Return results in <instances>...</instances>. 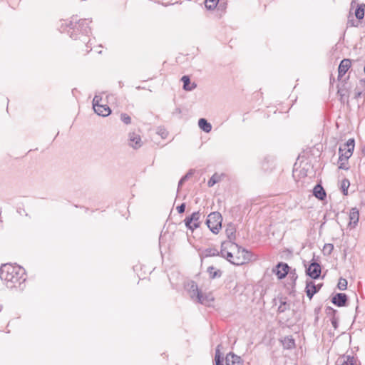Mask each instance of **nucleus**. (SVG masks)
<instances>
[{
  "label": "nucleus",
  "mask_w": 365,
  "mask_h": 365,
  "mask_svg": "<svg viewBox=\"0 0 365 365\" xmlns=\"http://www.w3.org/2000/svg\"><path fill=\"white\" fill-rule=\"evenodd\" d=\"M93 110L96 114L103 117L108 116L111 112L110 108L107 105L101 104L96 106Z\"/></svg>",
  "instance_id": "2eb2a0df"
},
{
  "label": "nucleus",
  "mask_w": 365,
  "mask_h": 365,
  "mask_svg": "<svg viewBox=\"0 0 365 365\" xmlns=\"http://www.w3.org/2000/svg\"><path fill=\"white\" fill-rule=\"evenodd\" d=\"M339 169H341V170H349V167L346 165V164L341 161V162H339Z\"/></svg>",
  "instance_id": "79ce46f5"
},
{
  "label": "nucleus",
  "mask_w": 365,
  "mask_h": 365,
  "mask_svg": "<svg viewBox=\"0 0 365 365\" xmlns=\"http://www.w3.org/2000/svg\"><path fill=\"white\" fill-rule=\"evenodd\" d=\"M290 309V305L286 301H281L278 307V312L283 313Z\"/></svg>",
  "instance_id": "c756f323"
},
{
  "label": "nucleus",
  "mask_w": 365,
  "mask_h": 365,
  "mask_svg": "<svg viewBox=\"0 0 365 365\" xmlns=\"http://www.w3.org/2000/svg\"><path fill=\"white\" fill-rule=\"evenodd\" d=\"M207 272L209 273L210 278L211 279L220 277L222 275V272L220 269H216L213 266L208 267Z\"/></svg>",
  "instance_id": "4be33fe9"
},
{
  "label": "nucleus",
  "mask_w": 365,
  "mask_h": 365,
  "mask_svg": "<svg viewBox=\"0 0 365 365\" xmlns=\"http://www.w3.org/2000/svg\"><path fill=\"white\" fill-rule=\"evenodd\" d=\"M313 195L317 198H318L319 200H324L327 196V194H326V192H325L324 187L320 184H317L314 186V187L313 189Z\"/></svg>",
  "instance_id": "f3484780"
},
{
  "label": "nucleus",
  "mask_w": 365,
  "mask_h": 365,
  "mask_svg": "<svg viewBox=\"0 0 365 365\" xmlns=\"http://www.w3.org/2000/svg\"><path fill=\"white\" fill-rule=\"evenodd\" d=\"M200 212H195L192 213L190 216L185 217L184 222L187 229L193 231L200 225Z\"/></svg>",
  "instance_id": "423d86ee"
},
{
  "label": "nucleus",
  "mask_w": 365,
  "mask_h": 365,
  "mask_svg": "<svg viewBox=\"0 0 365 365\" xmlns=\"http://www.w3.org/2000/svg\"><path fill=\"white\" fill-rule=\"evenodd\" d=\"M334 250V245L332 244L328 243L325 244L324 246V252L327 255H330Z\"/></svg>",
  "instance_id": "c9c22d12"
},
{
  "label": "nucleus",
  "mask_w": 365,
  "mask_h": 365,
  "mask_svg": "<svg viewBox=\"0 0 365 365\" xmlns=\"http://www.w3.org/2000/svg\"><path fill=\"white\" fill-rule=\"evenodd\" d=\"M340 362V365H356V359L350 356H343Z\"/></svg>",
  "instance_id": "393cba45"
},
{
  "label": "nucleus",
  "mask_w": 365,
  "mask_h": 365,
  "mask_svg": "<svg viewBox=\"0 0 365 365\" xmlns=\"http://www.w3.org/2000/svg\"><path fill=\"white\" fill-rule=\"evenodd\" d=\"M128 145L134 149L140 148L143 145L140 136L135 133H130L128 135Z\"/></svg>",
  "instance_id": "1a4fd4ad"
},
{
  "label": "nucleus",
  "mask_w": 365,
  "mask_h": 365,
  "mask_svg": "<svg viewBox=\"0 0 365 365\" xmlns=\"http://www.w3.org/2000/svg\"><path fill=\"white\" fill-rule=\"evenodd\" d=\"M320 289V286L316 285L312 281L307 280L306 282L305 292L307 296L311 299L313 296L318 292Z\"/></svg>",
  "instance_id": "9b49d317"
},
{
  "label": "nucleus",
  "mask_w": 365,
  "mask_h": 365,
  "mask_svg": "<svg viewBox=\"0 0 365 365\" xmlns=\"http://www.w3.org/2000/svg\"><path fill=\"white\" fill-rule=\"evenodd\" d=\"M225 363L226 365H242L240 357L232 352L227 354Z\"/></svg>",
  "instance_id": "4468645a"
},
{
  "label": "nucleus",
  "mask_w": 365,
  "mask_h": 365,
  "mask_svg": "<svg viewBox=\"0 0 365 365\" xmlns=\"http://www.w3.org/2000/svg\"><path fill=\"white\" fill-rule=\"evenodd\" d=\"M181 81L183 83L182 88L185 91H191L197 87V84L195 83H192L191 84L190 79L188 76H183Z\"/></svg>",
  "instance_id": "a211bd4d"
},
{
  "label": "nucleus",
  "mask_w": 365,
  "mask_h": 365,
  "mask_svg": "<svg viewBox=\"0 0 365 365\" xmlns=\"http://www.w3.org/2000/svg\"><path fill=\"white\" fill-rule=\"evenodd\" d=\"M222 215L216 211L208 215L205 224L213 234H218L222 228Z\"/></svg>",
  "instance_id": "7ed1b4c3"
},
{
  "label": "nucleus",
  "mask_w": 365,
  "mask_h": 365,
  "mask_svg": "<svg viewBox=\"0 0 365 365\" xmlns=\"http://www.w3.org/2000/svg\"><path fill=\"white\" fill-rule=\"evenodd\" d=\"M120 120L126 125L130 124L131 123L130 117L126 113H122L120 115Z\"/></svg>",
  "instance_id": "f704fd0d"
},
{
  "label": "nucleus",
  "mask_w": 365,
  "mask_h": 365,
  "mask_svg": "<svg viewBox=\"0 0 365 365\" xmlns=\"http://www.w3.org/2000/svg\"><path fill=\"white\" fill-rule=\"evenodd\" d=\"M235 232L236 229L233 224L230 223L227 225L225 229V233L227 238L229 239L228 242H232V240L235 239Z\"/></svg>",
  "instance_id": "6ab92c4d"
},
{
  "label": "nucleus",
  "mask_w": 365,
  "mask_h": 365,
  "mask_svg": "<svg viewBox=\"0 0 365 365\" xmlns=\"http://www.w3.org/2000/svg\"><path fill=\"white\" fill-rule=\"evenodd\" d=\"M220 0H205V5L208 10L214 9L218 4Z\"/></svg>",
  "instance_id": "cd10ccee"
},
{
  "label": "nucleus",
  "mask_w": 365,
  "mask_h": 365,
  "mask_svg": "<svg viewBox=\"0 0 365 365\" xmlns=\"http://www.w3.org/2000/svg\"><path fill=\"white\" fill-rule=\"evenodd\" d=\"M74 20H75V19H73V20L71 21V25H73V21H74Z\"/></svg>",
  "instance_id": "49530a36"
},
{
  "label": "nucleus",
  "mask_w": 365,
  "mask_h": 365,
  "mask_svg": "<svg viewBox=\"0 0 365 365\" xmlns=\"http://www.w3.org/2000/svg\"><path fill=\"white\" fill-rule=\"evenodd\" d=\"M235 250H237V252H235V258L232 262L233 264L242 265L252 259V254L248 250L242 248L238 245L237 247L235 248Z\"/></svg>",
  "instance_id": "39448f33"
},
{
  "label": "nucleus",
  "mask_w": 365,
  "mask_h": 365,
  "mask_svg": "<svg viewBox=\"0 0 365 365\" xmlns=\"http://www.w3.org/2000/svg\"><path fill=\"white\" fill-rule=\"evenodd\" d=\"M321 272V266L316 262H312L306 269V274L314 279H318L320 277Z\"/></svg>",
  "instance_id": "6e6552de"
},
{
  "label": "nucleus",
  "mask_w": 365,
  "mask_h": 365,
  "mask_svg": "<svg viewBox=\"0 0 365 365\" xmlns=\"http://www.w3.org/2000/svg\"><path fill=\"white\" fill-rule=\"evenodd\" d=\"M220 347H221V345H218L217 346V349H216V351H215V365H223L222 364V361H223V357L221 356V353H220Z\"/></svg>",
  "instance_id": "a878e982"
},
{
  "label": "nucleus",
  "mask_w": 365,
  "mask_h": 365,
  "mask_svg": "<svg viewBox=\"0 0 365 365\" xmlns=\"http://www.w3.org/2000/svg\"><path fill=\"white\" fill-rule=\"evenodd\" d=\"M235 250H230L229 252H226L225 259H227L230 263L232 264V262L235 258V252L233 253Z\"/></svg>",
  "instance_id": "e433bc0d"
},
{
  "label": "nucleus",
  "mask_w": 365,
  "mask_h": 365,
  "mask_svg": "<svg viewBox=\"0 0 365 365\" xmlns=\"http://www.w3.org/2000/svg\"><path fill=\"white\" fill-rule=\"evenodd\" d=\"M289 277L293 281V283L295 284V281L297 279V274L296 273V270L295 269H293L291 271L289 270Z\"/></svg>",
  "instance_id": "58836bf2"
},
{
  "label": "nucleus",
  "mask_w": 365,
  "mask_h": 365,
  "mask_svg": "<svg viewBox=\"0 0 365 365\" xmlns=\"http://www.w3.org/2000/svg\"><path fill=\"white\" fill-rule=\"evenodd\" d=\"M198 126L205 133H210L212 130V125L205 118L199 119Z\"/></svg>",
  "instance_id": "aec40b11"
},
{
  "label": "nucleus",
  "mask_w": 365,
  "mask_h": 365,
  "mask_svg": "<svg viewBox=\"0 0 365 365\" xmlns=\"http://www.w3.org/2000/svg\"><path fill=\"white\" fill-rule=\"evenodd\" d=\"M327 310L329 311L328 314H333V316H332V317L331 319V322L332 326L334 327V329H336L338 327V318H336L335 317V314L336 312V310L334 309L331 307H328Z\"/></svg>",
  "instance_id": "bb28decb"
},
{
  "label": "nucleus",
  "mask_w": 365,
  "mask_h": 365,
  "mask_svg": "<svg viewBox=\"0 0 365 365\" xmlns=\"http://www.w3.org/2000/svg\"><path fill=\"white\" fill-rule=\"evenodd\" d=\"M348 300L347 295L344 293H337L331 299V302L337 307H344Z\"/></svg>",
  "instance_id": "f8f14e48"
},
{
  "label": "nucleus",
  "mask_w": 365,
  "mask_h": 365,
  "mask_svg": "<svg viewBox=\"0 0 365 365\" xmlns=\"http://www.w3.org/2000/svg\"><path fill=\"white\" fill-rule=\"evenodd\" d=\"M337 287L340 290H345L347 288V281L344 278H340L337 284Z\"/></svg>",
  "instance_id": "473e14b6"
},
{
  "label": "nucleus",
  "mask_w": 365,
  "mask_h": 365,
  "mask_svg": "<svg viewBox=\"0 0 365 365\" xmlns=\"http://www.w3.org/2000/svg\"><path fill=\"white\" fill-rule=\"evenodd\" d=\"M190 298L201 304L210 306L214 301L211 294L203 293L199 289L198 286L194 281L189 282L185 286Z\"/></svg>",
  "instance_id": "f03ea898"
},
{
  "label": "nucleus",
  "mask_w": 365,
  "mask_h": 365,
  "mask_svg": "<svg viewBox=\"0 0 365 365\" xmlns=\"http://www.w3.org/2000/svg\"><path fill=\"white\" fill-rule=\"evenodd\" d=\"M337 93L340 96H347V98L349 97L348 90L345 88L344 85L338 89ZM349 100L347 99V102Z\"/></svg>",
  "instance_id": "72a5a7b5"
},
{
  "label": "nucleus",
  "mask_w": 365,
  "mask_h": 365,
  "mask_svg": "<svg viewBox=\"0 0 365 365\" xmlns=\"http://www.w3.org/2000/svg\"><path fill=\"white\" fill-rule=\"evenodd\" d=\"M361 91H356L355 93V98H359L361 96Z\"/></svg>",
  "instance_id": "37998d69"
},
{
  "label": "nucleus",
  "mask_w": 365,
  "mask_h": 365,
  "mask_svg": "<svg viewBox=\"0 0 365 365\" xmlns=\"http://www.w3.org/2000/svg\"><path fill=\"white\" fill-rule=\"evenodd\" d=\"M351 61L349 58L343 59L339 66L338 68V78H341L345 73L348 71V70L351 68Z\"/></svg>",
  "instance_id": "9d476101"
},
{
  "label": "nucleus",
  "mask_w": 365,
  "mask_h": 365,
  "mask_svg": "<svg viewBox=\"0 0 365 365\" xmlns=\"http://www.w3.org/2000/svg\"><path fill=\"white\" fill-rule=\"evenodd\" d=\"M349 219V225L354 227L357 225L359 219V212L356 207H354L350 210Z\"/></svg>",
  "instance_id": "dca6fc26"
},
{
  "label": "nucleus",
  "mask_w": 365,
  "mask_h": 365,
  "mask_svg": "<svg viewBox=\"0 0 365 365\" xmlns=\"http://www.w3.org/2000/svg\"><path fill=\"white\" fill-rule=\"evenodd\" d=\"M362 153L364 154V155L365 156V145L364 146L363 149H362Z\"/></svg>",
  "instance_id": "a18cd8bd"
},
{
  "label": "nucleus",
  "mask_w": 365,
  "mask_h": 365,
  "mask_svg": "<svg viewBox=\"0 0 365 365\" xmlns=\"http://www.w3.org/2000/svg\"><path fill=\"white\" fill-rule=\"evenodd\" d=\"M101 97L96 95L93 99V108L96 107V106H98L100 104V101H101Z\"/></svg>",
  "instance_id": "4c0bfd02"
},
{
  "label": "nucleus",
  "mask_w": 365,
  "mask_h": 365,
  "mask_svg": "<svg viewBox=\"0 0 365 365\" xmlns=\"http://www.w3.org/2000/svg\"><path fill=\"white\" fill-rule=\"evenodd\" d=\"M220 180V175H218L217 173H215L208 180L207 185L208 187H211L214 186L215 184H216L217 182H219Z\"/></svg>",
  "instance_id": "7c9ffc66"
},
{
  "label": "nucleus",
  "mask_w": 365,
  "mask_h": 365,
  "mask_svg": "<svg viewBox=\"0 0 365 365\" xmlns=\"http://www.w3.org/2000/svg\"><path fill=\"white\" fill-rule=\"evenodd\" d=\"M235 247H237V245L233 242H223L221 245L220 255L225 258L226 252H229L230 250H235Z\"/></svg>",
  "instance_id": "ddd939ff"
},
{
  "label": "nucleus",
  "mask_w": 365,
  "mask_h": 365,
  "mask_svg": "<svg viewBox=\"0 0 365 365\" xmlns=\"http://www.w3.org/2000/svg\"><path fill=\"white\" fill-rule=\"evenodd\" d=\"M193 175V170H189L184 176L181 178V179L178 182V190L180 188V187L183 185V183L192 175Z\"/></svg>",
  "instance_id": "c85d7f7f"
},
{
  "label": "nucleus",
  "mask_w": 365,
  "mask_h": 365,
  "mask_svg": "<svg viewBox=\"0 0 365 365\" xmlns=\"http://www.w3.org/2000/svg\"><path fill=\"white\" fill-rule=\"evenodd\" d=\"M354 146L355 141L354 138L349 139L346 143L341 145L339 149V161H347L349 158L352 155Z\"/></svg>",
  "instance_id": "20e7f679"
},
{
  "label": "nucleus",
  "mask_w": 365,
  "mask_h": 365,
  "mask_svg": "<svg viewBox=\"0 0 365 365\" xmlns=\"http://www.w3.org/2000/svg\"><path fill=\"white\" fill-rule=\"evenodd\" d=\"M158 133L160 134L162 136V138H165L167 136V134H168L166 130L165 129H163V128H158Z\"/></svg>",
  "instance_id": "a19ab883"
},
{
  "label": "nucleus",
  "mask_w": 365,
  "mask_h": 365,
  "mask_svg": "<svg viewBox=\"0 0 365 365\" xmlns=\"http://www.w3.org/2000/svg\"><path fill=\"white\" fill-rule=\"evenodd\" d=\"M185 207H186L185 203H182L181 205L178 206L177 210H178V213H180V214L183 213L185 210Z\"/></svg>",
  "instance_id": "ea45409f"
},
{
  "label": "nucleus",
  "mask_w": 365,
  "mask_h": 365,
  "mask_svg": "<svg viewBox=\"0 0 365 365\" xmlns=\"http://www.w3.org/2000/svg\"><path fill=\"white\" fill-rule=\"evenodd\" d=\"M290 267L285 262H279L273 269L272 272L274 273L279 279H282L289 274Z\"/></svg>",
  "instance_id": "0eeeda50"
},
{
  "label": "nucleus",
  "mask_w": 365,
  "mask_h": 365,
  "mask_svg": "<svg viewBox=\"0 0 365 365\" xmlns=\"http://www.w3.org/2000/svg\"><path fill=\"white\" fill-rule=\"evenodd\" d=\"M282 344H283L284 348L290 349H292L293 347H294L295 342L292 338L287 336L282 341Z\"/></svg>",
  "instance_id": "b1692460"
},
{
  "label": "nucleus",
  "mask_w": 365,
  "mask_h": 365,
  "mask_svg": "<svg viewBox=\"0 0 365 365\" xmlns=\"http://www.w3.org/2000/svg\"><path fill=\"white\" fill-rule=\"evenodd\" d=\"M365 4H361L357 6L355 10V16L357 19L361 20L364 16Z\"/></svg>",
  "instance_id": "5701e85b"
},
{
  "label": "nucleus",
  "mask_w": 365,
  "mask_h": 365,
  "mask_svg": "<svg viewBox=\"0 0 365 365\" xmlns=\"http://www.w3.org/2000/svg\"><path fill=\"white\" fill-rule=\"evenodd\" d=\"M76 24H78V29H81L83 33L86 34L89 33L91 29L88 26V19H80L78 22L76 21Z\"/></svg>",
  "instance_id": "412c9836"
},
{
  "label": "nucleus",
  "mask_w": 365,
  "mask_h": 365,
  "mask_svg": "<svg viewBox=\"0 0 365 365\" xmlns=\"http://www.w3.org/2000/svg\"><path fill=\"white\" fill-rule=\"evenodd\" d=\"M25 274L24 269L19 265L8 263L0 267V278L8 288L19 287L22 290L21 284L26 281Z\"/></svg>",
  "instance_id": "f257e3e1"
},
{
  "label": "nucleus",
  "mask_w": 365,
  "mask_h": 365,
  "mask_svg": "<svg viewBox=\"0 0 365 365\" xmlns=\"http://www.w3.org/2000/svg\"><path fill=\"white\" fill-rule=\"evenodd\" d=\"M349 181L347 179H344L341 182V188L342 190V192L344 195H346L348 192V188L349 187Z\"/></svg>",
  "instance_id": "2f4dec72"
},
{
  "label": "nucleus",
  "mask_w": 365,
  "mask_h": 365,
  "mask_svg": "<svg viewBox=\"0 0 365 365\" xmlns=\"http://www.w3.org/2000/svg\"><path fill=\"white\" fill-rule=\"evenodd\" d=\"M340 97H341V101L344 102L345 101L346 96H340Z\"/></svg>",
  "instance_id": "c03bdc74"
}]
</instances>
